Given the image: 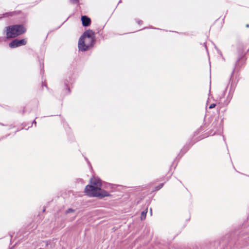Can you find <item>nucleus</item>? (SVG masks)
I'll list each match as a JSON object with an SVG mask.
<instances>
[{
    "label": "nucleus",
    "mask_w": 249,
    "mask_h": 249,
    "mask_svg": "<svg viewBox=\"0 0 249 249\" xmlns=\"http://www.w3.org/2000/svg\"><path fill=\"white\" fill-rule=\"evenodd\" d=\"M90 184L86 186L85 189V192L88 196L103 197L109 195L108 192L101 189L102 183L100 179L91 178Z\"/></svg>",
    "instance_id": "1"
},
{
    "label": "nucleus",
    "mask_w": 249,
    "mask_h": 249,
    "mask_svg": "<svg viewBox=\"0 0 249 249\" xmlns=\"http://www.w3.org/2000/svg\"><path fill=\"white\" fill-rule=\"evenodd\" d=\"M93 33L91 31L85 32L78 42V48L81 51H85L91 47L93 43Z\"/></svg>",
    "instance_id": "2"
},
{
    "label": "nucleus",
    "mask_w": 249,
    "mask_h": 249,
    "mask_svg": "<svg viewBox=\"0 0 249 249\" xmlns=\"http://www.w3.org/2000/svg\"><path fill=\"white\" fill-rule=\"evenodd\" d=\"M26 31L25 28L20 25H15L6 28L7 38H14L19 36Z\"/></svg>",
    "instance_id": "3"
},
{
    "label": "nucleus",
    "mask_w": 249,
    "mask_h": 249,
    "mask_svg": "<svg viewBox=\"0 0 249 249\" xmlns=\"http://www.w3.org/2000/svg\"><path fill=\"white\" fill-rule=\"evenodd\" d=\"M27 43L26 39H16L13 40L10 44L9 47L11 48H14L18 47H19L22 45H24Z\"/></svg>",
    "instance_id": "4"
},
{
    "label": "nucleus",
    "mask_w": 249,
    "mask_h": 249,
    "mask_svg": "<svg viewBox=\"0 0 249 249\" xmlns=\"http://www.w3.org/2000/svg\"><path fill=\"white\" fill-rule=\"evenodd\" d=\"M81 20L83 25L85 27L89 25L91 22L90 19L86 16L81 17Z\"/></svg>",
    "instance_id": "5"
},
{
    "label": "nucleus",
    "mask_w": 249,
    "mask_h": 249,
    "mask_svg": "<svg viewBox=\"0 0 249 249\" xmlns=\"http://www.w3.org/2000/svg\"><path fill=\"white\" fill-rule=\"evenodd\" d=\"M147 212V210H146L141 213V219L142 220H143L145 218Z\"/></svg>",
    "instance_id": "6"
},
{
    "label": "nucleus",
    "mask_w": 249,
    "mask_h": 249,
    "mask_svg": "<svg viewBox=\"0 0 249 249\" xmlns=\"http://www.w3.org/2000/svg\"><path fill=\"white\" fill-rule=\"evenodd\" d=\"M74 210L72 209H69L67 211H66V213H72V212H74Z\"/></svg>",
    "instance_id": "7"
},
{
    "label": "nucleus",
    "mask_w": 249,
    "mask_h": 249,
    "mask_svg": "<svg viewBox=\"0 0 249 249\" xmlns=\"http://www.w3.org/2000/svg\"><path fill=\"white\" fill-rule=\"evenodd\" d=\"M215 107V104H212L209 106V108H213Z\"/></svg>",
    "instance_id": "8"
},
{
    "label": "nucleus",
    "mask_w": 249,
    "mask_h": 249,
    "mask_svg": "<svg viewBox=\"0 0 249 249\" xmlns=\"http://www.w3.org/2000/svg\"><path fill=\"white\" fill-rule=\"evenodd\" d=\"M70 1L72 3H75L79 1V0H70Z\"/></svg>",
    "instance_id": "9"
},
{
    "label": "nucleus",
    "mask_w": 249,
    "mask_h": 249,
    "mask_svg": "<svg viewBox=\"0 0 249 249\" xmlns=\"http://www.w3.org/2000/svg\"><path fill=\"white\" fill-rule=\"evenodd\" d=\"M162 186H163V184H160V186L157 187L156 189L157 190H158L160 189Z\"/></svg>",
    "instance_id": "10"
},
{
    "label": "nucleus",
    "mask_w": 249,
    "mask_h": 249,
    "mask_svg": "<svg viewBox=\"0 0 249 249\" xmlns=\"http://www.w3.org/2000/svg\"><path fill=\"white\" fill-rule=\"evenodd\" d=\"M150 213H151V214H152V209H150Z\"/></svg>",
    "instance_id": "11"
}]
</instances>
